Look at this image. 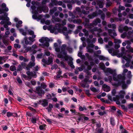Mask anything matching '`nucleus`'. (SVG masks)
I'll list each match as a JSON object with an SVG mask.
<instances>
[{"instance_id":"33","label":"nucleus","mask_w":133,"mask_h":133,"mask_svg":"<svg viewBox=\"0 0 133 133\" xmlns=\"http://www.w3.org/2000/svg\"><path fill=\"white\" fill-rule=\"evenodd\" d=\"M121 107L122 109H123L125 111H127L128 109L127 107L125 106L124 105H121Z\"/></svg>"},{"instance_id":"16","label":"nucleus","mask_w":133,"mask_h":133,"mask_svg":"<svg viewBox=\"0 0 133 133\" xmlns=\"http://www.w3.org/2000/svg\"><path fill=\"white\" fill-rule=\"evenodd\" d=\"M2 42L4 44L5 46H7L9 44V42L7 40L4 38H2Z\"/></svg>"},{"instance_id":"57","label":"nucleus","mask_w":133,"mask_h":133,"mask_svg":"<svg viewBox=\"0 0 133 133\" xmlns=\"http://www.w3.org/2000/svg\"><path fill=\"white\" fill-rule=\"evenodd\" d=\"M1 7L2 8L5 9L6 8H7L6 7V4L4 3H2L1 4Z\"/></svg>"},{"instance_id":"41","label":"nucleus","mask_w":133,"mask_h":133,"mask_svg":"<svg viewBox=\"0 0 133 133\" xmlns=\"http://www.w3.org/2000/svg\"><path fill=\"white\" fill-rule=\"evenodd\" d=\"M37 10L40 13L42 12V7L39 6L37 8Z\"/></svg>"},{"instance_id":"48","label":"nucleus","mask_w":133,"mask_h":133,"mask_svg":"<svg viewBox=\"0 0 133 133\" xmlns=\"http://www.w3.org/2000/svg\"><path fill=\"white\" fill-rule=\"evenodd\" d=\"M26 64L24 62H22L21 63V65L23 68H26Z\"/></svg>"},{"instance_id":"19","label":"nucleus","mask_w":133,"mask_h":133,"mask_svg":"<svg viewBox=\"0 0 133 133\" xmlns=\"http://www.w3.org/2000/svg\"><path fill=\"white\" fill-rule=\"evenodd\" d=\"M106 71L107 72H108L110 74H112L113 75L114 72H116L115 71H113L112 69H111L110 68H107Z\"/></svg>"},{"instance_id":"25","label":"nucleus","mask_w":133,"mask_h":133,"mask_svg":"<svg viewBox=\"0 0 133 133\" xmlns=\"http://www.w3.org/2000/svg\"><path fill=\"white\" fill-rule=\"evenodd\" d=\"M19 30L20 32L22 33V34L24 36H26V35L27 33L26 32H24V29H19Z\"/></svg>"},{"instance_id":"6","label":"nucleus","mask_w":133,"mask_h":133,"mask_svg":"<svg viewBox=\"0 0 133 133\" xmlns=\"http://www.w3.org/2000/svg\"><path fill=\"white\" fill-rule=\"evenodd\" d=\"M102 87L103 88V90L105 91L108 92L110 90V87L105 84H103Z\"/></svg>"},{"instance_id":"56","label":"nucleus","mask_w":133,"mask_h":133,"mask_svg":"<svg viewBox=\"0 0 133 133\" xmlns=\"http://www.w3.org/2000/svg\"><path fill=\"white\" fill-rule=\"evenodd\" d=\"M105 17V15L104 14H103L101 15V18L104 21V20Z\"/></svg>"},{"instance_id":"2","label":"nucleus","mask_w":133,"mask_h":133,"mask_svg":"<svg viewBox=\"0 0 133 133\" xmlns=\"http://www.w3.org/2000/svg\"><path fill=\"white\" fill-rule=\"evenodd\" d=\"M42 61L44 63V66H45V64L49 65L53 62V59L52 58L49 57L48 59V60H46L45 59L43 58L42 59Z\"/></svg>"},{"instance_id":"15","label":"nucleus","mask_w":133,"mask_h":133,"mask_svg":"<svg viewBox=\"0 0 133 133\" xmlns=\"http://www.w3.org/2000/svg\"><path fill=\"white\" fill-rule=\"evenodd\" d=\"M95 55L96 57H98L99 59L100 60H105L106 59V58L105 57L103 56H102V55L99 56L97 54H96Z\"/></svg>"},{"instance_id":"29","label":"nucleus","mask_w":133,"mask_h":133,"mask_svg":"<svg viewBox=\"0 0 133 133\" xmlns=\"http://www.w3.org/2000/svg\"><path fill=\"white\" fill-rule=\"evenodd\" d=\"M125 7L123 6H122L121 5H119V9L118 11L119 12L121 10H125Z\"/></svg>"},{"instance_id":"40","label":"nucleus","mask_w":133,"mask_h":133,"mask_svg":"<svg viewBox=\"0 0 133 133\" xmlns=\"http://www.w3.org/2000/svg\"><path fill=\"white\" fill-rule=\"evenodd\" d=\"M22 68L21 65L19 64L18 65L17 69V71H19L22 70Z\"/></svg>"},{"instance_id":"49","label":"nucleus","mask_w":133,"mask_h":133,"mask_svg":"<svg viewBox=\"0 0 133 133\" xmlns=\"http://www.w3.org/2000/svg\"><path fill=\"white\" fill-rule=\"evenodd\" d=\"M98 114L100 116H103L104 115L106 114V113L105 111H104L103 112H99V111H98Z\"/></svg>"},{"instance_id":"28","label":"nucleus","mask_w":133,"mask_h":133,"mask_svg":"<svg viewBox=\"0 0 133 133\" xmlns=\"http://www.w3.org/2000/svg\"><path fill=\"white\" fill-rule=\"evenodd\" d=\"M123 83L122 85V87L123 89H125L127 88V85L125 83V82L124 81H123Z\"/></svg>"},{"instance_id":"31","label":"nucleus","mask_w":133,"mask_h":133,"mask_svg":"<svg viewBox=\"0 0 133 133\" xmlns=\"http://www.w3.org/2000/svg\"><path fill=\"white\" fill-rule=\"evenodd\" d=\"M112 100V101H116L117 100H119L118 95H116V96L115 97H113Z\"/></svg>"},{"instance_id":"23","label":"nucleus","mask_w":133,"mask_h":133,"mask_svg":"<svg viewBox=\"0 0 133 133\" xmlns=\"http://www.w3.org/2000/svg\"><path fill=\"white\" fill-rule=\"evenodd\" d=\"M64 56H63V58L65 60V61H68V60L69 59L70 60L71 59H72V58L71 57H69L68 55H64Z\"/></svg>"},{"instance_id":"11","label":"nucleus","mask_w":133,"mask_h":133,"mask_svg":"<svg viewBox=\"0 0 133 133\" xmlns=\"http://www.w3.org/2000/svg\"><path fill=\"white\" fill-rule=\"evenodd\" d=\"M110 123L112 126H114L115 124V119L113 117H111L110 119Z\"/></svg>"},{"instance_id":"59","label":"nucleus","mask_w":133,"mask_h":133,"mask_svg":"<svg viewBox=\"0 0 133 133\" xmlns=\"http://www.w3.org/2000/svg\"><path fill=\"white\" fill-rule=\"evenodd\" d=\"M31 82L32 85H35L36 84V82L35 80H31Z\"/></svg>"},{"instance_id":"20","label":"nucleus","mask_w":133,"mask_h":133,"mask_svg":"<svg viewBox=\"0 0 133 133\" xmlns=\"http://www.w3.org/2000/svg\"><path fill=\"white\" fill-rule=\"evenodd\" d=\"M117 74L116 72H114L113 75V78L114 80L115 81H118L117 77H116Z\"/></svg>"},{"instance_id":"34","label":"nucleus","mask_w":133,"mask_h":133,"mask_svg":"<svg viewBox=\"0 0 133 133\" xmlns=\"http://www.w3.org/2000/svg\"><path fill=\"white\" fill-rule=\"evenodd\" d=\"M43 55V53H41L40 54L37 55L36 58H42Z\"/></svg>"},{"instance_id":"9","label":"nucleus","mask_w":133,"mask_h":133,"mask_svg":"<svg viewBox=\"0 0 133 133\" xmlns=\"http://www.w3.org/2000/svg\"><path fill=\"white\" fill-rule=\"evenodd\" d=\"M119 129L121 130V133H129L128 131L127 130L124 128L122 125L120 126Z\"/></svg>"},{"instance_id":"8","label":"nucleus","mask_w":133,"mask_h":133,"mask_svg":"<svg viewBox=\"0 0 133 133\" xmlns=\"http://www.w3.org/2000/svg\"><path fill=\"white\" fill-rule=\"evenodd\" d=\"M7 14L5 13L4 14V16H4H2L1 17L0 16L1 19L2 20H5L7 21H9V18L8 17H7Z\"/></svg>"},{"instance_id":"26","label":"nucleus","mask_w":133,"mask_h":133,"mask_svg":"<svg viewBox=\"0 0 133 133\" xmlns=\"http://www.w3.org/2000/svg\"><path fill=\"white\" fill-rule=\"evenodd\" d=\"M10 69L11 71H13L16 70V68L15 66L12 65L10 66Z\"/></svg>"},{"instance_id":"44","label":"nucleus","mask_w":133,"mask_h":133,"mask_svg":"<svg viewBox=\"0 0 133 133\" xmlns=\"http://www.w3.org/2000/svg\"><path fill=\"white\" fill-rule=\"evenodd\" d=\"M89 90H86L85 91V93L88 96H90L91 95V94L89 93Z\"/></svg>"},{"instance_id":"22","label":"nucleus","mask_w":133,"mask_h":133,"mask_svg":"<svg viewBox=\"0 0 133 133\" xmlns=\"http://www.w3.org/2000/svg\"><path fill=\"white\" fill-rule=\"evenodd\" d=\"M31 119V121L32 123L34 124L36 123L37 118L36 117H32L30 118V119Z\"/></svg>"},{"instance_id":"53","label":"nucleus","mask_w":133,"mask_h":133,"mask_svg":"<svg viewBox=\"0 0 133 133\" xmlns=\"http://www.w3.org/2000/svg\"><path fill=\"white\" fill-rule=\"evenodd\" d=\"M67 7L70 10H71L72 9V6L71 4H68L67 5Z\"/></svg>"},{"instance_id":"21","label":"nucleus","mask_w":133,"mask_h":133,"mask_svg":"<svg viewBox=\"0 0 133 133\" xmlns=\"http://www.w3.org/2000/svg\"><path fill=\"white\" fill-rule=\"evenodd\" d=\"M85 55L86 57L88 59L89 61H92L93 59L90 56L89 54L88 53H86L85 54Z\"/></svg>"},{"instance_id":"55","label":"nucleus","mask_w":133,"mask_h":133,"mask_svg":"<svg viewBox=\"0 0 133 133\" xmlns=\"http://www.w3.org/2000/svg\"><path fill=\"white\" fill-rule=\"evenodd\" d=\"M0 47L1 48H5V47L4 45V44H3L0 41Z\"/></svg>"},{"instance_id":"18","label":"nucleus","mask_w":133,"mask_h":133,"mask_svg":"<svg viewBox=\"0 0 133 133\" xmlns=\"http://www.w3.org/2000/svg\"><path fill=\"white\" fill-rule=\"evenodd\" d=\"M96 40V38H93L92 40L88 39L87 40V42L88 43H95Z\"/></svg>"},{"instance_id":"46","label":"nucleus","mask_w":133,"mask_h":133,"mask_svg":"<svg viewBox=\"0 0 133 133\" xmlns=\"http://www.w3.org/2000/svg\"><path fill=\"white\" fill-rule=\"evenodd\" d=\"M42 45L44 46L48 47L49 46V43L48 42H46L44 44H43Z\"/></svg>"},{"instance_id":"58","label":"nucleus","mask_w":133,"mask_h":133,"mask_svg":"<svg viewBox=\"0 0 133 133\" xmlns=\"http://www.w3.org/2000/svg\"><path fill=\"white\" fill-rule=\"evenodd\" d=\"M39 41L41 43H44V37H42L40 39H39Z\"/></svg>"},{"instance_id":"64","label":"nucleus","mask_w":133,"mask_h":133,"mask_svg":"<svg viewBox=\"0 0 133 133\" xmlns=\"http://www.w3.org/2000/svg\"><path fill=\"white\" fill-rule=\"evenodd\" d=\"M41 85L42 88L44 89H45L46 87V85L44 83L43 84H41Z\"/></svg>"},{"instance_id":"7","label":"nucleus","mask_w":133,"mask_h":133,"mask_svg":"<svg viewBox=\"0 0 133 133\" xmlns=\"http://www.w3.org/2000/svg\"><path fill=\"white\" fill-rule=\"evenodd\" d=\"M125 94V92L124 91L121 90L119 94V98H121L122 99L124 97V95Z\"/></svg>"},{"instance_id":"38","label":"nucleus","mask_w":133,"mask_h":133,"mask_svg":"<svg viewBox=\"0 0 133 133\" xmlns=\"http://www.w3.org/2000/svg\"><path fill=\"white\" fill-rule=\"evenodd\" d=\"M116 93V90L115 89H113L111 91V93L112 95L113 96H115V95Z\"/></svg>"},{"instance_id":"12","label":"nucleus","mask_w":133,"mask_h":133,"mask_svg":"<svg viewBox=\"0 0 133 133\" xmlns=\"http://www.w3.org/2000/svg\"><path fill=\"white\" fill-rule=\"evenodd\" d=\"M118 79H122V80H125V76H122L121 74H119L117 76Z\"/></svg>"},{"instance_id":"5","label":"nucleus","mask_w":133,"mask_h":133,"mask_svg":"<svg viewBox=\"0 0 133 133\" xmlns=\"http://www.w3.org/2000/svg\"><path fill=\"white\" fill-rule=\"evenodd\" d=\"M66 47V45L65 44H63L61 46V50L62 53L64 55H67V53L65 51V48Z\"/></svg>"},{"instance_id":"45","label":"nucleus","mask_w":133,"mask_h":133,"mask_svg":"<svg viewBox=\"0 0 133 133\" xmlns=\"http://www.w3.org/2000/svg\"><path fill=\"white\" fill-rule=\"evenodd\" d=\"M46 98L48 99H51L52 98V96L51 94H49L46 95Z\"/></svg>"},{"instance_id":"54","label":"nucleus","mask_w":133,"mask_h":133,"mask_svg":"<svg viewBox=\"0 0 133 133\" xmlns=\"http://www.w3.org/2000/svg\"><path fill=\"white\" fill-rule=\"evenodd\" d=\"M85 72L88 75H91V72L88 70H85Z\"/></svg>"},{"instance_id":"43","label":"nucleus","mask_w":133,"mask_h":133,"mask_svg":"<svg viewBox=\"0 0 133 133\" xmlns=\"http://www.w3.org/2000/svg\"><path fill=\"white\" fill-rule=\"evenodd\" d=\"M16 80H17L19 84H21L22 83V82L20 78H19V77H17L16 78Z\"/></svg>"},{"instance_id":"52","label":"nucleus","mask_w":133,"mask_h":133,"mask_svg":"<svg viewBox=\"0 0 133 133\" xmlns=\"http://www.w3.org/2000/svg\"><path fill=\"white\" fill-rule=\"evenodd\" d=\"M24 40L25 41V44L28 45L29 44V42L28 40L26 37H25L24 38Z\"/></svg>"},{"instance_id":"13","label":"nucleus","mask_w":133,"mask_h":133,"mask_svg":"<svg viewBox=\"0 0 133 133\" xmlns=\"http://www.w3.org/2000/svg\"><path fill=\"white\" fill-rule=\"evenodd\" d=\"M9 11V9L8 8H6L5 9H0V14L4 13L5 12H7Z\"/></svg>"},{"instance_id":"62","label":"nucleus","mask_w":133,"mask_h":133,"mask_svg":"<svg viewBox=\"0 0 133 133\" xmlns=\"http://www.w3.org/2000/svg\"><path fill=\"white\" fill-rule=\"evenodd\" d=\"M75 27V25L74 24H70L68 25V27L71 28H74Z\"/></svg>"},{"instance_id":"3","label":"nucleus","mask_w":133,"mask_h":133,"mask_svg":"<svg viewBox=\"0 0 133 133\" xmlns=\"http://www.w3.org/2000/svg\"><path fill=\"white\" fill-rule=\"evenodd\" d=\"M36 91L38 95L42 96V95H44L45 94L44 91L43 90L40 86H38L36 88Z\"/></svg>"},{"instance_id":"17","label":"nucleus","mask_w":133,"mask_h":133,"mask_svg":"<svg viewBox=\"0 0 133 133\" xmlns=\"http://www.w3.org/2000/svg\"><path fill=\"white\" fill-rule=\"evenodd\" d=\"M72 59L71 61H68V64L72 68H75L73 64V62L72 61Z\"/></svg>"},{"instance_id":"27","label":"nucleus","mask_w":133,"mask_h":133,"mask_svg":"<svg viewBox=\"0 0 133 133\" xmlns=\"http://www.w3.org/2000/svg\"><path fill=\"white\" fill-rule=\"evenodd\" d=\"M62 74V71L59 70L58 72V74L56 76V78H59L61 77V75Z\"/></svg>"},{"instance_id":"39","label":"nucleus","mask_w":133,"mask_h":133,"mask_svg":"<svg viewBox=\"0 0 133 133\" xmlns=\"http://www.w3.org/2000/svg\"><path fill=\"white\" fill-rule=\"evenodd\" d=\"M12 112H7L6 115L8 117L12 116Z\"/></svg>"},{"instance_id":"47","label":"nucleus","mask_w":133,"mask_h":133,"mask_svg":"<svg viewBox=\"0 0 133 133\" xmlns=\"http://www.w3.org/2000/svg\"><path fill=\"white\" fill-rule=\"evenodd\" d=\"M90 89L91 90L94 92H97L96 89L95 87L91 88Z\"/></svg>"},{"instance_id":"32","label":"nucleus","mask_w":133,"mask_h":133,"mask_svg":"<svg viewBox=\"0 0 133 133\" xmlns=\"http://www.w3.org/2000/svg\"><path fill=\"white\" fill-rule=\"evenodd\" d=\"M56 28L55 27H53L50 30V32L52 33H54V32L56 30Z\"/></svg>"},{"instance_id":"14","label":"nucleus","mask_w":133,"mask_h":133,"mask_svg":"<svg viewBox=\"0 0 133 133\" xmlns=\"http://www.w3.org/2000/svg\"><path fill=\"white\" fill-rule=\"evenodd\" d=\"M57 9V8L56 7H54L51 9H50V15L53 14L54 12L56 11Z\"/></svg>"},{"instance_id":"10","label":"nucleus","mask_w":133,"mask_h":133,"mask_svg":"<svg viewBox=\"0 0 133 133\" xmlns=\"http://www.w3.org/2000/svg\"><path fill=\"white\" fill-rule=\"evenodd\" d=\"M32 17L33 19H37V21H39L41 18V16L40 15L37 16L36 14L33 15L32 16Z\"/></svg>"},{"instance_id":"35","label":"nucleus","mask_w":133,"mask_h":133,"mask_svg":"<svg viewBox=\"0 0 133 133\" xmlns=\"http://www.w3.org/2000/svg\"><path fill=\"white\" fill-rule=\"evenodd\" d=\"M52 3L55 5H56L58 4V2L56 0H51Z\"/></svg>"},{"instance_id":"42","label":"nucleus","mask_w":133,"mask_h":133,"mask_svg":"<svg viewBox=\"0 0 133 133\" xmlns=\"http://www.w3.org/2000/svg\"><path fill=\"white\" fill-rule=\"evenodd\" d=\"M98 41L100 43L102 44L103 43V41L102 38L100 37L98 39Z\"/></svg>"},{"instance_id":"51","label":"nucleus","mask_w":133,"mask_h":133,"mask_svg":"<svg viewBox=\"0 0 133 133\" xmlns=\"http://www.w3.org/2000/svg\"><path fill=\"white\" fill-rule=\"evenodd\" d=\"M26 74L29 76H31V75L33 74V73L32 72H30L29 71H27L26 72Z\"/></svg>"},{"instance_id":"63","label":"nucleus","mask_w":133,"mask_h":133,"mask_svg":"<svg viewBox=\"0 0 133 133\" xmlns=\"http://www.w3.org/2000/svg\"><path fill=\"white\" fill-rule=\"evenodd\" d=\"M54 86V84L53 83H50L49 85V87L50 88H53Z\"/></svg>"},{"instance_id":"61","label":"nucleus","mask_w":133,"mask_h":133,"mask_svg":"<svg viewBox=\"0 0 133 133\" xmlns=\"http://www.w3.org/2000/svg\"><path fill=\"white\" fill-rule=\"evenodd\" d=\"M123 30L125 31H127L129 30V28L127 26H125L123 27Z\"/></svg>"},{"instance_id":"24","label":"nucleus","mask_w":133,"mask_h":133,"mask_svg":"<svg viewBox=\"0 0 133 133\" xmlns=\"http://www.w3.org/2000/svg\"><path fill=\"white\" fill-rule=\"evenodd\" d=\"M92 31H98L99 32L102 31V30L101 29H98L97 27H95L92 29Z\"/></svg>"},{"instance_id":"36","label":"nucleus","mask_w":133,"mask_h":133,"mask_svg":"<svg viewBox=\"0 0 133 133\" xmlns=\"http://www.w3.org/2000/svg\"><path fill=\"white\" fill-rule=\"evenodd\" d=\"M46 126L45 125H41L39 126V128L41 130H42L44 129V128Z\"/></svg>"},{"instance_id":"1","label":"nucleus","mask_w":133,"mask_h":133,"mask_svg":"<svg viewBox=\"0 0 133 133\" xmlns=\"http://www.w3.org/2000/svg\"><path fill=\"white\" fill-rule=\"evenodd\" d=\"M38 103L39 104L41 105L44 107H45L48 105V102L47 100L46 99L39 100Z\"/></svg>"},{"instance_id":"50","label":"nucleus","mask_w":133,"mask_h":133,"mask_svg":"<svg viewBox=\"0 0 133 133\" xmlns=\"http://www.w3.org/2000/svg\"><path fill=\"white\" fill-rule=\"evenodd\" d=\"M76 10L79 13H81V10L79 7H77L76 8Z\"/></svg>"},{"instance_id":"60","label":"nucleus","mask_w":133,"mask_h":133,"mask_svg":"<svg viewBox=\"0 0 133 133\" xmlns=\"http://www.w3.org/2000/svg\"><path fill=\"white\" fill-rule=\"evenodd\" d=\"M67 28L66 27H63L62 29V32H64L65 31H67Z\"/></svg>"},{"instance_id":"30","label":"nucleus","mask_w":133,"mask_h":133,"mask_svg":"<svg viewBox=\"0 0 133 133\" xmlns=\"http://www.w3.org/2000/svg\"><path fill=\"white\" fill-rule=\"evenodd\" d=\"M28 109L32 111L33 112V113H34L36 112V110L31 107H28Z\"/></svg>"},{"instance_id":"37","label":"nucleus","mask_w":133,"mask_h":133,"mask_svg":"<svg viewBox=\"0 0 133 133\" xmlns=\"http://www.w3.org/2000/svg\"><path fill=\"white\" fill-rule=\"evenodd\" d=\"M21 45L17 44H14V47L15 48H17L18 49H19L21 48Z\"/></svg>"},{"instance_id":"4","label":"nucleus","mask_w":133,"mask_h":133,"mask_svg":"<svg viewBox=\"0 0 133 133\" xmlns=\"http://www.w3.org/2000/svg\"><path fill=\"white\" fill-rule=\"evenodd\" d=\"M35 65L34 62H30L29 64L27 65L26 67V69L27 70H30V69L32 67L34 66Z\"/></svg>"}]
</instances>
